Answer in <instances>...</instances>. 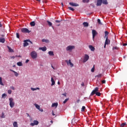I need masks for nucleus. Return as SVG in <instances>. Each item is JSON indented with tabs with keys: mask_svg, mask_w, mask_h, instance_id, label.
<instances>
[{
	"mask_svg": "<svg viewBox=\"0 0 127 127\" xmlns=\"http://www.w3.org/2000/svg\"><path fill=\"white\" fill-rule=\"evenodd\" d=\"M108 35H109V32H108L107 31H106L105 32V36H104V38L106 39L105 44L107 45H109V44H111V40H110V39H108Z\"/></svg>",
	"mask_w": 127,
	"mask_h": 127,
	"instance_id": "1",
	"label": "nucleus"
},
{
	"mask_svg": "<svg viewBox=\"0 0 127 127\" xmlns=\"http://www.w3.org/2000/svg\"><path fill=\"white\" fill-rule=\"evenodd\" d=\"M9 106L10 108H13L14 107V102H13V98H9Z\"/></svg>",
	"mask_w": 127,
	"mask_h": 127,
	"instance_id": "2",
	"label": "nucleus"
},
{
	"mask_svg": "<svg viewBox=\"0 0 127 127\" xmlns=\"http://www.w3.org/2000/svg\"><path fill=\"white\" fill-rule=\"evenodd\" d=\"M31 56L33 59L37 58V53L35 51H33L31 53Z\"/></svg>",
	"mask_w": 127,
	"mask_h": 127,
	"instance_id": "3",
	"label": "nucleus"
},
{
	"mask_svg": "<svg viewBox=\"0 0 127 127\" xmlns=\"http://www.w3.org/2000/svg\"><path fill=\"white\" fill-rule=\"evenodd\" d=\"M73 49H75V46H68L66 48V51H69L71 52Z\"/></svg>",
	"mask_w": 127,
	"mask_h": 127,
	"instance_id": "4",
	"label": "nucleus"
},
{
	"mask_svg": "<svg viewBox=\"0 0 127 127\" xmlns=\"http://www.w3.org/2000/svg\"><path fill=\"white\" fill-rule=\"evenodd\" d=\"M99 92V87H96L91 92L90 95L94 96V95H96L97 92Z\"/></svg>",
	"mask_w": 127,
	"mask_h": 127,
	"instance_id": "5",
	"label": "nucleus"
},
{
	"mask_svg": "<svg viewBox=\"0 0 127 127\" xmlns=\"http://www.w3.org/2000/svg\"><path fill=\"white\" fill-rule=\"evenodd\" d=\"M89 59H90V57H89V55L85 54L83 58V63H86V62H87Z\"/></svg>",
	"mask_w": 127,
	"mask_h": 127,
	"instance_id": "6",
	"label": "nucleus"
},
{
	"mask_svg": "<svg viewBox=\"0 0 127 127\" xmlns=\"http://www.w3.org/2000/svg\"><path fill=\"white\" fill-rule=\"evenodd\" d=\"M65 62H66V63H67L68 66H70V67H74V64H73L71 62V60H69L68 61V60H65Z\"/></svg>",
	"mask_w": 127,
	"mask_h": 127,
	"instance_id": "7",
	"label": "nucleus"
},
{
	"mask_svg": "<svg viewBox=\"0 0 127 127\" xmlns=\"http://www.w3.org/2000/svg\"><path fill=\"white\" fill-rule=\"evenodd\" d=\"M21 30L23 33H30V31H29V30H28V29H27L26 28H22Z\"/></svg>",
	"mask_w": 127,
	"mask_h": 127,
	"instance_id": "8",
	"label": "nucleus"
},
{
	"mask_svg": "<svg viewBox=\"0 0 127 127\" xmlns=\"http://www.w3.org/2000/svg\"><path fill=\"white\" fill-rule=\"evenodd\" d=\"M92 33L93 39H94L95 37H96V35H98V32L96 31V30H92Z\"/></svg>",
	"mask_w": 127,
	"mask_h": 127,
	"instance_id": "9",
	"label": "nucleus"
},
{
	"mask_svg": "<svg viewBox=\"0 0 127 127\" xmlns=\"http://www.w3.org/2000/svg\"><path fill=\"white\" fill-rule=\"evenodd\" d=\"M39 124V122L38 121L34 120L33 123H31L30 126L32 127H34V126H37Z\"/></svg>",
	"mask_w": 127,
	"mask_h": 127,
	"instance_id": "10",
	"label": "nucleus"
},
{
	"mask_svg": "<svg viewBox=\"0 0 127 127\" xmlns=\"http://www.w3.org/2000/svg\"><path fill=\"white\" fill-rule=\"evenodd\" d=\"M102 2H103V0H98L96 4L97 6H100L102 5Z\"/></svg>",
	"mask_w": 127,
	"mask_h": 127,
	"instance_id": "11",
	"label": "nucleus"
},
{
	"mask_svg": "<svg viewBox=\"0 0 127 127\" xmlns=\"http://www.w3.org/2000/svg\"><path fill=\"white\" fill-rule=\"evenodd\" d=\"M69 4H70V5H71V6H79V4L74 2H69Z\"/></svg>",
	"mask_w": 127,
	"mask_h": 127,
	"instance_id": "12",
	"label": "nucleus"
},
{
	"mask_svg": "<svg viewBox=\"0 0 127 127\" xmlns=\"http://www.w3.org/2000/svg\"><path fill=\"white\" fill-rule=\"evenodd\" d=\"M27 42H28L27 40L24 41V44H23L24 47H26V46H28L29 44Z\"/></svg>",
	"mask_w": 127,
	"mask_h": 127,
	"instance_id": "13",
	"label": "nucleus"
},
{
	"mask_svg": "<svg viewBox=\"0 0 127 127\" xmlns=\"http://www.w3.org/2000/svg\"><path fill=\"white\" fill-rule=\"evenodd\" d=\"M39 50H42V51H46L47 50V48H46V47H40L39 48Z\"/></svg>",
	"mask_w": 127,
	"mask_h": 127,
	"instance_id": "14",
	"label": "nucleus"
},
{
	"mask_svg": "<svg viewBox=\"0 0 127 127\" xmlns=\"http://www.w3.org/2000/svg\"><path fill=\"white\" fill-rule=\"evenodd\" d=\"M0 42H1V43H4V42H5V39L0 37Z\"/></svg>",
	"mask_w": 127,
	"mask_h": 127,
	"instance_id": "15",
	"label": "nucleus"
},
{
	"mask_svg": "<svg viewBox=\"0 0 127 127\" xmlns=\"http://www.w3.org/2000/svg\"><path fill=\"white\" fill-rule=\"evenodd\" d=\"M10 71H11V72H13V73H14L15 77H17L18 76V73H17L16 71H15L12 69H10Z\"/></svg>",
	"mask_w": 127,
	"mask_h": 127,
	"instance_id": "16",
	"label": "nucleus"
},
{
	"mask_svg": "<svg viewBox=\"0 0 127 127\" xmlns=\"http://www.w3.org/2000/svg\"><path fill=\"white\" fill-rule=\"evenodd\" d=\"M54 107H55V108H57V107H58V103L56 102L55 103H53L52 105V107L54 108Z\"/></svg>",
	"mask_w": 127,
	"mask_h": 127,
	"instance_id": "17",
	"label": "nucleus"
},
{
	"mask_svg": "<svg viewBox=\"0 0 127 127\" xmlns=\"http://www.w3.org/2000/svg\"><path fill=\"white\" fill-rule=\"evenodd\" d=\"M83 25L84 27H88V26H89V23L84 22L83 23Z\"/></svg>",
	"mask_w": 127,
	"mask_h": 127,
	"instance_id": "18",
	"label": "nucleus"
},
{
	"mask_svg": "<svg viewBox=\"0 0 127 127\" xmlns=\"http://www.w3.org/2000/svg\"><path fill=\"white\" fill-rule=\"evenodd\" d=\"M89 48L90 49L91 51H95V48L93 47L92 45L89 46Z\"/></svg>",
	"mask_w": 127,
	"mask_h": 127,
	"instance_id": "19",
	"label": "nucleus"
},
{
	"mask_svg": "<svg viewBox=\"0 0 127 127\" xmlns=\"http://www.w3.org/2000/svg\"><path fill=\"white\" fill-rule=\"evenodd\" d=\"M51 86H54V85H55V81H54V79H53V77H51Z\"/></svg>",
	"mask_w": 127,
	"mask_h": 127,
	"instance_id": "20",
	"label": "nucleus"
},
{
	"mask_svg": "<svg viewBox=\"0 0 127 127\" xmlns=\"http://www.w3.org/2000/svg\"><path fill=\"white\" fill-rule=\"evenodd\" d=\"M48 54H49L50 56H54V52H53V51H49Z\"/></svg>",
	"mask_w": 127,
	"mask_h": 127,
	"instance_id": "21",
	"label": "nucleus"
},
{
	"mask_svg": "<svg viewBox=\"0 0 127 127\" xmlns=\"http://www.w3.org/2000/svg\"><path fill=\"white\" fill-rule=\"evenodd\" d=\"M7 47L9 50V52H11V53L14 52L12 49H11V48H10L9 46H7Z\"/></svg>",
	"mask_w": 127,
	"mask_h": 127,
	"instance_id": "22",
	"label": "nucleus"
},
{
	"mask_svg": "<svg viewBox=\"0 0 127 127\" xmlns=\"http://www.w3.org/2000/svg\"><path fill=\"white\" fill-rule=\"evenodd\" d=\"M0 85H1V86H4V84L2 83V78L1 77H0Z\"/></svg>",
	"mask_w": 127,
	"mask_h": 127,
	"instance_id": "23",
	"label": "nucleus"
},
{
	"mask_svg": "<svg viewBox=\"0 0 127 127\" xmlns=\"http://www.w3.org/2000/svg\"><path fill=\"white\" fill-rule=\"evenodd\" d=\"M13 126L14 127H18V125H17V122H14L13 123Z\"/></svg>",
	"mask_w": 127,
	"mask_h": 127,
	"instance_id": "24",
	"label": "nucleus"
},
{
	"mask_svg": "<svg viewBox=\"0 0 127 127\" xmlns=\"http://www.w3.org/2000/svg\"><path fill=\"white\" fill-rule=\"evenodd\" d=\"M42 42H45L46 43H48L49 42V40H46L45 39H43L42 40Z\"/></svg>",
	"mask_w": 127,
	"mask_h": 127,
	"instance_id": "25",
	"label": "nucleus"
},
{
	"mask_svg": "<svg viewBox=\"0 0 127 127\" xmlns=\"http://www.w3.org/2000/svg\"><path fill=\"white\" fill-rule=\"evenodd\" d=\"M30 25H31V26H35V22H34V21L31 22Z\"/></svg>",
	"mask_w": 127,
	"mask_h": 127,
	"instance_id": "26",
	"label": "nucleus"
},
{
	"mask_svg": "<svg viewBox=\"0 0 127 127\" xmlns=\"http://www.w3.org/2000/svg\"><path fill=\"white\" fill-rule=\"evenodd\" d=\"M34 106H35L36 109H37L38 110H39V109H40V106L38 105L37 104H35Z\"/></svg>",
	"mask_w": 127,
	"mask_h": 127,
	"instance_id": "27",
	"label": "nucleus"
},
{
	"mask_svg": "<svg viewBox=\"0 0 127 127\" xmlns=\"http://www.w3.org/2000/svg\"><path fill=\"white\" fill-rule=\"evenodd\" d=\"M102 3H103V4H108V1L107 0H103Z\"/></svg>",
	"mask_w": 127,
	"mask_h": 127,
	"instance_id": "28",
	"label": "nucleus"
},
{
	"mask_svg": "<svg viewBox=\"0 0 127 127\" xmlns=\"http://www.w3.org/2000/svg\"><path fill=\"white\" fill-rule=\"evenodd\" d=\"M126 126H127V123H124L121 125V127H125Z\"/></svg>",
	"mask_w": 127,
	"mask_h": 127,
	"instance_id": "29",
	"label": "nucleus"
},
{
	"mask_svg": "<svg viewBox=\"0 0 127 127\" xmlns=\"http://www.w3.org/2000/svg\"><path fill=\"white\" fill-rule=\"evenodd\" d=\"M17 65L18 66H22L23 64H22V63L21 62H18L17 63Z\"/></svg>",
	"mask_w": 127,
	"mask_h": 127,
	"instance_id": "30",
	"label": "nucleus"
},
{
	"mask_svg": "<svg viewBox=\"0 0 127 127\" xmlns=\"http://www.w3.org/2000/svg\"><path fill=\"white\" fill-rule=\"evenodd\" d=\"M97 22L99 24H100V25H102V22H101V20L100 19H97Z\"/></svg>",
	"mask_w": 127,
	"mask_h": 127,
	"instance_id": "31",
	"label": "nucleus"
},
{
	"mask_svg": "<svg viewBox=\"0 0 127 127\" xmlns=\"http://www.w3.org/2000/svg\"><path fill=\"white\" fill-rule=\"evenodd\" d=\"M69 101V98H66L64 100V101L63 102V104H66L67 102Z\"/></svg>",
	"mask_w": 127,
	"mask_h": 127,
	"instance_id": "32",
	"label": "nucleus"
},
{
	"mask_svg": "<svg viewBox=\"0 0 127 127\" xmlns=\"http://www.w3.org/2000/svg\"><path fill=\"white\" fill-rule=\"evenodd\" d=\"M68 8L69 10H71V11H74V10H75V9L72 7H68Z\"/></svg>",
	"mask_w": 127,
	"mask_h": 127,
	"instance_id": "33",
	"label": "nucleus"
},
{
	"mask_svg": "<svg viewBox=\"0 0 127 127\" xmlns=\"http://www.w3.org/2000/svg\"><path fill=\"white\" fill-rule=\"evenodd\" d=\"M47 22L49 24V26H52V23H51V22L48 20L47 21Z\"/></svg>",
	"mask_w": 127,
	"mask_h": 127,
	"instance_id": "34",
	"label": "nucleus"
},
{
	"mask_svg": "<svg viewBox=\"0 0 127 127\" xmlns=\"http://www.w3.org/2000/svg\"><path fill=\"white\" fill-rule=\"evenodd\" d=\"M90 1V0H82V2L84 3H87L89 2Z\"/></svg>",
	"mask_w": 127,
	"mask_h": 127,
	"instance_id": "35",
	"label": "nucleus"
},
{
	"mask_svg": "<svg viewBox=\"0 0 127 127\" xmlns=\"http://www.w3.org/2000/svg\"><path fill=\"white\" fill-rule=\"evenodd\" d=\"M91 71L92 72H95V65H93V67L91 68Z\"/></svg>",
	"mask_w": 127,
	"mask_h": 127,
	"instance_id": "36",
	"label": "nucleus"
},
{
	"mask_svg": "<svg viewBox=\"0 0 127 127\" xmlns=\"http://www.w3.org/2000/svg\"><path fill=\"white\" fill-rule=\"evenodd\" d=\"M85 109H86V107L85 106H82L81 108V112H85Z\"/></svg>",
	"mask_w": 127,
	"mask_h": 127,
	"instance_id": "37",
	"label": "nucleus"
},
{
	"mask_svg": "<svg viewBox=\"0 0 127 127\" xmlns=\"http://www.w3.org/2000/svg\"><path fill=\"white\" fill-rule=\"evenodd\" d=\"M97 77V78H101L102 77V74H99L97 75H96L95 77Z\"/></svg>",
	"mask_w": 127,
	"mask_h": 127,
	"instance_id": "38",
	"label": "nucleus"
},
{
	"mask_svg": "<svg viewBox=\"0 0 127 127\" xmlns=\"http://www.w3.org/2000/svg\"><path fill=\"white\" fill-rule=\"evenodd\" d=\"M119 50V48L118 47H113V50Z\"/></svg>",
	"mask_w": 127,
	"mask_h": 127,
	"instance_id": "39",
	"label": "nucleus"
},
{
	"mask_svg": "<svg viewBox=\"0 0 127 127\" xmlns=\"http://www.w3.org/2000/svg\"><path fill=\"white\" fill-rule=\"evenodd\" d=\"M96 95V96H98V97H100L101 96V93L97 91Z\"/></svg>",
	"mask_w": 127,
	"mask_h": 127,
	"instance_id": "40",
	"label": "nucleus"
},
{
	"mask_svg": "<svg viewBox=\"0 0 127 127\" xmlns=\"http://www.w3.org/2000/svg\"><path fill=\"white\" fill-rule=\"evenodd\" d=\"M1 119H4L5 116H4V113L3 112L2 113V116H1Z\"/></svg>",
	"mask_w": 127,
	"mask_h": 127,
	"instance_id": "41",
	"label": "nucleus"
},
{
	"mask_svg": "<svg viewBox=\"0 0 127 127\" xmlns=\"http://www.w3.org/2000/svg\"><path fill=\"white\" fill-rule=\"evenodd\" d=\"M4 97H6V94L5 93H3L2 94V98H4V99L5 98Z\"/></svg>",
	"mask_w": 127,
	"mask_h": 127,
	"instance_id": "42",
	"label": "nucleus"
},
{
	"mask_svg": "<svg viewBox=\"0 0 127 127\" xmlns=\"http://www.w3.org/2000/svg\"><path fill=\"white\" fill-rule=\"evenodd\" d=\"M8 94H9L10 95V94H11V93H12V91H11V90H8L7 91Z\"/></svg>",
	"mask_w": 127,
	"mask_h": 127,
	"instance_id": "43",
	"label": "nucleus"
},
{
	"mask_svg": "<svg viewBox=\"0 0 127 127\" xmlns=\"http://www.w3.org/2000/svg\"><path fill=\"white\" fill-rule=\"evenodd\" d=\"M55 21H56V22L57 23H60V22H61V21H62V20H56Z\"/></svg>",
	"mask_w": 127,
	"mask_h": 127,
	"instance_id": "44",
	"label": "nucleus"
},
{
	"mask_svg": "<svg viewBox=\"0 0 127 127\" xmlns=\"http://www.w3.org/2000/svg\"><path fill=\"white\" fill-rule=\"evenodd\" d=\"M16 37L17 38H19V33H16Z\"/></svg>",
	"mask_w": 127,
	"mask_h": 127,
	"instance_id": "45",
	"label": "nucleus"
},
{
	"mask_svg": "<svg viewBox=\"0 0 127 127\" xmlns=\"http://www.w3.org/2000/svg\"><path fill=\"white\" fill-rule=\"evenodd\" d=\"M10 89H11V90H15V88H14V87H13V86H10Z\"/></svg>",
	"mask_w": 127,
	"mask_h": 127,
	"instance_id": "46",
	"label": "nucleus"
},
{
	"mask_svg": "<svg viewBox=\"0 0 127 127\" xmlns=\"http://www.w3.org/2000/svg\"><path fill=\"white\" fill-rule=\"evenodd\" d=\"M31 90H32V91H36V88H33L31 87Z\"/></svg>",
	"mask_w": 127,
	"mask_h": 127,
	"instance_id": "47",
	"label": "nucleus"
},
{
	"mask_svg": "<svg viewBox=\"0 0 127 127\" xmlns=\"http://www.w3.org/2000/svg\"><path fill=\"white\" fill-rule=\"evenodd\" d=\"M27 41H28V42H30V43H31V44H32V42H31V41H30V40H27Z\"/></svg>",
	"mask_w": 127,
	"mask_h": 127,
	"instance_id": "48",
	"label": "nucleus"
},
{
	"mask_svg": "<svg viewBox=\"0 0 127 127\" xmlns=\"http://www.w3.org/2000/svg\"><path fill=\"white\" fill-rule=\"evenodd\" d=\"M102 84H106V80H104L102 81Z\"/></svg>",
	"mask_w": 127,
	"mask_h": 127,
	"instance_id": "49",
	"label": "nucleus"
},
{
	"mask_svg": "<svg viewBox=\"0 0 127 127\" xmlns=\"http://www.w3.org/2000/svg\"><path fill=\"white\" fill-rule=\"evenodd\" d=\"M81 86H82V87H84V86H85V84H84V82H82V83L81 84Z\"/></svg>",
	"mask_w": 127,
	"mask_h": 127,
	"instance_id": "50",
	"label": "nucleus"
},
{
	"mask_svg": "<svg viewBox=\"0 0 127 127\" xmlns=\"http://www.w3.org/2000/svg\"><path fill=\"white\" fill-rule=\"evenodd\" d=\"M15 57H16V56H15H15H12V57H11V59H14V58H15Z\"/></svg>",
	"mask_w": 127,
	"mask_h": 127,
	"instance_id": "51",
	"label": "nucleus"
},
{
	"mask_svg": "<svg viewBox=\"0 0 127 127\" xmlns=\"http://www.w3.org/2000/svg\"><path fill=\"white\" fill-rule=\"evenodd\" d=\"M38 110H39V111H40V112H43V109H42L39 108V109H38Z\"/></svg>",
	"mask_w": 127,
	"mask_h": 127,
	"instance_id": "52",
	"label": "nucleus"
},
{
	"mask_svg": "<svg viewBox=\"0 0 127 127\" xmlns=\"http://www.w3.org/2000/svg\"><path fill=\"white\" fill-rule=\"evenodd\" d=\"M29 62V60H26L25 61V63H28Z\"/></svg>",
	"mask_w": 127,
	"mask_h": 127,
	"instance_id": "53",
	"label": "nucleus"
},
{
	"mask_svg": "<svg viewBox=\"0 0 127 127\" xmlns=\"http://www.w3.org/2000/svg\"><path fill=\"white\" fill-rule=\"evenodd\" d=\"M123 46H127V43H124V44H123Z\"/></svg>",
	"mask_w": 127,
	"mask_h": 127,
	"instance_id": "54",
	"label": "nucleus"
},
{
	"mask_svg": "<svg viewBox=\"0 0 127 127\" xmlns=\"http://www.w3.org/2000/svg\"><path fill=\"white\" fill-rule=\"evenodd\" d=\"M62 95L63 96H64V97H66V93H64Z\"/></svg>",
	"mask_w": 127,
	"mask_h": 127,
	"instance_id": "55",
	"label": "nucleus"
},
{
	"mask_svg": "<svg viewBox=\"0 0 127 127\" xmlns=\"http://www.w3.org/2000/svg\"><path fill=\"white\" fill-rule=\"evenodd\" d=\"M2 26V24H1V22H0V27H1Z\"/></svg>",
	"mask_w": 127,
	"mask_h": 127,
	"instance_id": "56",
	"label": "nucleus"
},
{
	"mask_svg": "<svg viewBox=\"0 0 127 127\" xmlns=\"http://www.w3.org/2000/svg\"><path fill=\"white\" fill-rule=\"evenodd\" d=\"M106 46H107V44H104V48H106Z\"/></svg>",
	"mask_w": 127,
	"mask_h": 127,
	"instance_id": "57",
	"label": "nucleus"
},
{
	"mask_svg": "<svg viewBox=\"0 0 127 127\" xmlns=\"http://www.w3.org/2000/svg\"><path fill=\"white\" fill-rule=\"evenodd\" d=\"M52 116H55V114H54V113H53V111H52Z\"/></svg>",
	"mask_w": 127,
	"mask_h": 127,
	"instance_id": "58",
	"label": "nucleus"
},
{
	"mask_svg": "<svg viewBox=\"0 0 127 127\" xmlns=\"http://www.w3.org/2000/svg\"><path fill=\"white\" fill-rule=\"evenodd\" d=\"M16 57H19V58H21V56H16Z\"/></svg>",
	"mask_w": 127,
	"mask_h": 127,
	"instance_id": "59",
	"label": "nucleus"
},
{
	"mask_svg": "<svg viewBox=\"0 0 127 127\" xmlns=\"http://www.w3.org/2000/svg\"><path fill=\"white\" fill-rule=\"evenodd\" d=\"M62 6H64V4H63V2H62Z\"/></svg>",
	"mask_w": 127,
	"mask_h": 127,
	"instance_id": "60",
	"label": "nucleus"
},
{
	"mask_svg": "<svg viewBox=\"0 0 127 127\" xmlns=\"http://www.w3.org/2000/svg\"><path fill=\"white\" fill-rule=\"evenodd\" d=\"M1 37H4V35H1Z\"/></svg>",
	"mask_w": 127,
	"mask_h": 127,
	"instance_id": "61",
	"label": "nucleus"
},
{
	"mask_svg": "<svg viewBox=\"0 0 127 127\" xmlns=\"http://www.w3.org/2000/svg\"><path fill=\"white\" fill-rule=\"evenodd\" d=\"M58 85H60V82L58 81Z\"/></svg>",
	"mask_w": 127,
	"mask_h": 127,
	"instance_id": "62",
	"label": "nucleus"
},
{
	"mask_svg": "<svg viewBox=\"0 0 127 127\" xmlns=\"http://www.w3.org/2000/svg\"><path fill=\"white\" fill-rule=\"evenodd\" d=\"M37 1H39V2H40V0H36Z\"/></svg>",
	"mask_w": 127,
	"mask_h": 127,
	"instance_id": "63",
	"label": "nucleus"
},
{
	"mask_svg": "<svg viewBox=\"0 0 127 127\" xmlns=\"http://www.w3.org/2000/svg\"><path fill=\"white\" fill-rule=\"evenodd\" d=\"M36 90H40V88H38V87H37V88H36Z\"/></svg>",
	"mask_w": 127,
	"mask_h": 127,
	"instance_id": "64",
	"label": "nucleus"
}]
</instances>
